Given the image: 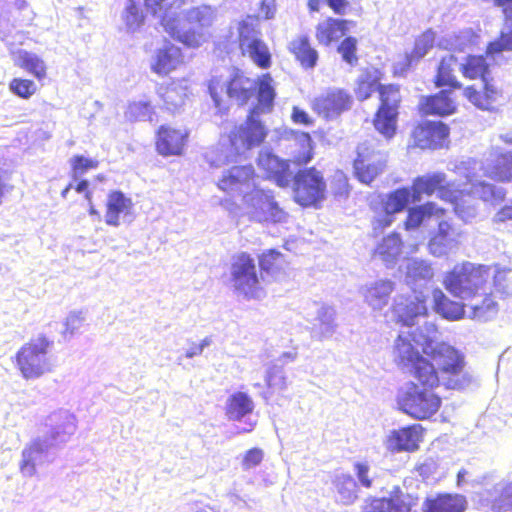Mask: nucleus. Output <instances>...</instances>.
<instances>
[{"mask_svg":"<svg viewBox=\"0 0 512 512\" xmlns=\"http://www.w3.org/2000/svg\"><path fill=\"white\" fill-rule=\"evenodd\" d=\"M395 351L399 365L405 368H412L418 358L429 363L438 372L446 389H461L469 380L465 373L464 355L446 342L427 340L421 354L408 339L399 336L395 341Z\"/></svg>","mask_w":512,"mask_h":512,"instance_id":"obj_1","label":"nucleus"},{"mask_svg":"<svg viewBox=\"0 0 512 512\" xmlns=\"http://www.w3.org/2000/svg\"><path fill=\"white\" fill-rule=\"evenodd\" d=\"M208 91L215 107L221 114H225L229 110L223 93L240 107L246 106L256 95L257 105L254 108L264 113L272 111L276 97L273 78L269 73L253 79L239 68H234L226 80L217 76L212 77L208 82Z\"/></svg>","mask_w":512,"mask_h":512,"instance_id":"obj_2","label":"nucleus"},{"mask_svg":"<svg viewBox=\"0 0 512 512\" xmlns=\"http://www.w3.org/2000/svg\"><path fill=\"white\" fill-rule=\"evenodd\" d=\"M186 3L187 0H144L145 8L160 18L161 24L174 40L195 49L209 39V28L215 20V11L208 5L193 7L185 15L188 26L178 28L172 19Z\"/></svg>","mask_w":512,"mask_h":512,"instance_id":"obj_3","label":"nucleus"},{"mask_svg":"<svg viewBox=\"0 0 512 512\" xmlns=\"http://www.w3.org/2000/svg\"><path fill=\"white\" fill-rule=\"evenodd\" d=\"M406 369L416 382L398 399L399 409L415 420H430L442 406V397L435 391L441 385L438 372L419 358Z\"/></svg>","mask_w":512,"mask_h":512,"instance_id":"obj_4","label":"nucleus"},{"mask_svg":"<svg viewBox=\"0 0 512 512\" xmlns=\"http://www.w3.org/2000/svg\"><path fill=\"white\" fill-rule=\"evenodd\" d=\"M493 5L500 8L503 14V25L498 37L490 41L485 54H469L460 65L462 76L468 80L480 79L490 76V64L487 56H494L504 51H512V0H493Z\"/></svg>","mask_w":512,"mask_h":512,"instance_id":"obj_5","label":"nucleus"},{"mask_svg":"<svg viewBox=\"0 0 512 512\" xmlns=\"http://www.w3.org/2000/svg\"><path fill=\"white\" fill-rule=\"evenodd\" d=\"M53 342L45 335L31 338L14 356V364L26 380L37 379L52 371L50 350Z\"/></svg>","mask_w":512,"mask_h":512,"instance_id":"obj_6","label":"nucleus"},{"mask_svg":"<svg viewBox=\"0 0 512 512\" xmlns=\"http://www.w3.org/2000/svg\"><path fill=\"white\" fill-rule=\"evenodd\" d=\"M378 106L373 115L375 130L386 140L394 138L403 101L401 86L396 83L382 84L377 93Z\"/></svg>","mask_w":512,"mask_h":512,"instance_id":"obj_7","label":"nucleus"},{"mask_svg":"<svg viewBox=\"0 0 512 512\" xmlns=\"http://www.w3.org/2000/svg\"><path fill=\"white\" fill-rule=\"evenodd\" d=\"M327 198V183L315 166L299 169L293 176L292 199L302 208L318 209Z\"/></svg>","mask_w":512,"mask_h":512,"instance_id":"obj_8","label":"nucleus"},{"mask_svg":"<svg viewBox=\"0 0 512 512\" xmlns=\"http://www.w3.org/2000/svg\"><path fill=\"white\" fill-rule=\"evenodd\" d=\"M259 112V109L251 108L245 120L235 125L228 133V146L235 155L251 151L265 142L268 130L257 117Z\"/></svg>","mask_w":512,"mask_h":512,"instance_id":"obj_9","label":"nucleus"},{"mask_svg":"<svg viewBox=\"0 0 512 512\" xmlns=\"http://www.w3.org/2000/svg\"><path fill=\"white\" fill-rule=\"evenodd\" d=\"M409 189L414 200H419L422 195L431 196L436 193L439 199L454 205L455 210L464 197L469 195V192L459 190L453 182L447 181L442 172L417 176Z\"/></svg>","mask_w":512,"mask_h":512,"instance_id":"obj_10","label":"nucleus"},{"mask_svg":"<svg viewBox=\"0 0 512 512\" xmlns=\"http://www.w3.org/2000/svg\"><path fill=\"white\" fill-rule=\"evenodd\" d=\"M238 47L242 54H248L255 65L261 69L271 66V53L268 46L260 38L261 31L258 28L257 18L247 16L238 22Z\"/></svg>","mask_w":512,"mask_h":512,"instance_id":"obj_11","label":"nucleus"},{"mask_svg":"<svg viewBox=\"0 0 512 512\" xmlns=\"http://www.w3.org/2000/svg\"><path fill=\"white\" fill-rule=\"evenodd\" d=\"M189 138L187 128L164 123L155 131L154 148L162 157H181L187 150Z\"/></svg>","mask_w":512,"mask_h":512,"instance_id":"obj_12","label":"nucleus"},{"mask_svg":"<svg viewBox=\"0 0 512 512\" xmlns=\"http://www.w3.org/2000/svg\"><path fill=\"white\" fill-rule=\"evenodd\" d=\"M386 163L385 154L376 150L372 144L363 142L357 145L353 168L360 182L364 184L373 182L384 171Z\"/></svg>","mask_w":512,"mask_h":512,"instance_id":"obj_13","label":"nucleus"},{"mask_svg":"<svg viewBox=\"0 0 512 512\" xmlns=\"http://www.w3.org/2000/svg\"><path fill=\"white\" fill-rule=\"evenodd\" d=\"M449 135V126L441 121H420L410 132L411 147L421 150L441 149L446 146Z\"/></svg>","mask_w":512,"mask_h":512,"instance_id":"obj_14","label":"nucleus"},{"mask_svg":"<svg viewBox=\"0 0 512 512\" xmlns=\"http://www.w3.org/2000/svg\"><path fill=\"white\" fill-rule=\"evenodd\" d=\"M250 208L251 218L260 223H282L288 214L275 201L271 192L255 189L245 200Z\"/></svg>","mask_w":512,"mask_h":512,"instance_id":"obj_15","label":"nucleus"},{"mask_svg":"<svg viewBox=\"0 0 512 512\" xmlns=\"http://www.w3.org/2000/svg\"><path fill=\"white\" fill-rule=\"evenodd\" d=\"M352 103V96L347 91L332 88L314 97L310 105L318 116L331 120L350 110Z\"/></svg>","mask_w":512,"mask_h":512,"instance_id":"obj_16","label":"nucleus"},{"mask_svg":"<svg viewBox=\"0 0 512 512\" xmlns=\"http://www.w3.org/2000/svg\"><path fill=\"white\" fill-rule=\"evenodd\" d=\"M457 110V99L453 90L448 89H440L434 94L423 96L417 105L421 116L447 117L455 114Z\"/></svg>","mask_w":512,"mask_h":512,"instance_id":"obj_17","label":"nucleus"},{"mask_svg":"<svg viewBox=\"0 0 512 512\" xmlns=\"http://www.w3.org/2000/svg\"><path fill=\"white\" fill-rule=\"evenodd\" d=\"M424 428L420 424H411L392 430L386 439V448L392 453L415 452L423 441Z\"/></svg>","mask_w":512,"mask_h":512,"instance_id":"obj_18","label":"nucleus"},{"mask_svg":"<svg viewBox=\"0 0 512 512\" xmlns=\"http://www.w3.org/2000/svg\"><path fill=\"white\" fill-rule=\"evenodd\" d=\"M230 281L234 288H254L259 279L254 259L247 252L236 254L230 267Z\"/></svg>","mask_w":512,"mask_h":512,"instance_id":"obj_19","label":"nucleus"},{"mask_svg":"<svg viewBox=\"0 0 512 512\" xmlns=\"http://www.w3.org/2000/svg\"><path fill=\"white\" fill-rule=\"evenodd\" d=\"M410 197L411 192L408 187L397 188L388 193L382 204L384 215L374 219L373 229L383 230L390 226L395 219L394 215L407 207Z\"/></svg>","mask_w":512,"mask_h":512,"instance_id":"obj_20","label":"nucleus"},{"mask_svg":"<svg viewBox=\"0 0 512 512\" xmlns=\"http://www.w3.org/2000/svg\"><path fill=\"white\" fill-rule=\"evenodd\" d=\"M264 178L275 182L279 187L286 188L291 181L290 163L272 153L260 154L257 160Z\"/></svg>","mask_w":512,"mask_h":512,"instance_id":"obj_21","label":"nucleus"},{"mask_svg":"<svg viewBox=\"0 0 512 512\" xmlns=\"http://www.w3.org/2000/svg\"><path fill=\"white\" fill-rule=\"evenodd\" d=\"M488 273V266L475 265L464 261L457 263L446 273L444 285L445 288H462L463 285L472 282L475 278H483Z\"/></svg>","mask_w":512,"mask_h":512,"instance_id":"obj_22","label":"nucleus"},{"mask_svg":"<svg viewBox=\"0 0 512 512\" xmlns=\"http://www.w3.org/2000/svg\"><path fill=\"white\" fill-rule=\"evenodd\" d=\"M461 231L448 221L439 222L436 231L428 242L429 252L434 256H442L459 244Z\"/></svg>","mask_w":512,"mask_h":512,"instance_id":"obj_23","label":"nucleus"},{"mask_svg":"<svg viewBox=\"0 0 512 512\" xmlns=\"http://www.w3.org/2000/svg\"><path fill=\"white\" fill-rule=\"evenodd\" d=\"M435 34L431 30L422 32L414 41L412 50L404 57L403 62L398 63L394 70V76L405 74L414 64L418 63L434 46Z\"/></svg>","mask_w":512,"mask_h":512,"instance_id":"obj_24","label":"nucleus"},{"mask_svg":"<svg viewBox=\"0 0 512 512\" xmlns=\"http://www.w3.org/2000/svg\"><path fill=\"white\" fill-rule=\"evenodd\" d=\"M184 63L181 48L174 44H167L157 49L151 70L160 76H166L178 69Z\"/></svg>","mask_w":512,"mask_h":512,"instance_id":"obj_25","label":"nucleus"},{"mask_svg":"<svg viewBox=\"0 0 512 512\" xmlns=\"http://www.w3.org/2000/svg\"><path fill=\"white\" fill-rule=\"evenodd\" d=\"M466 508L463 495L448 492L426 497L422 505L423 512H465Z\"/></svg>","mask_w":512,"mask_h":512,"instance_id":"obj_26","label":"nucleus"},{"mask_svg":"<svg viewBox=\"0 0 512 512\" xmlns=\"http://www.w3.org/2000/svg\"><path fill=\"white\" fill-rule=\"evenodd\" d=\"M255 178L256 173L252 164L235 165L221 176L217 186L224 192H230L248 186Z\"/></svg>","mask_w":512,"mask_h":512,"instance_id":"obj_27","label":"nucleus"},{"mask_svg":"<svg viewBox=\"0 0 512 512\" xmlns=\"http://www.w3.org/2000/svg\"><path fill=\"white\" fill-rule=\"evenodd\" d=\"M353 21L344 18L326 17L315 26V38L320 45L330 46L344 36Z\"/></svg>","mask_w":512,"mask_h":512,"instance_id":"obj_28","label":"nucleus"},{"mask_svg":"<svg viewBox=\"0 0 512 512\" xmlns=\"http://www.w3.org/2000/svg\"><path fill=\"white\" fill-rule=\"evenodd\" d=\"M288 51L295 61L305 70L316 67L319 53L308 35H298L288 43Z\"/></svg>","mask_w":512,"mask_h":512,"instance_id":"obj_29","label":"nucleus"},{"mask_svg":"<svg viewBox=\"0 0 512 512\" xmlns=\"http://www.w3.org/2000/svg\"><path fill=\"white\" fill-rule=\"evenodd\" d=\"M448 294H444L441 290H437L435 294V310L445 319L459 320L463 318L465 304L462 299L466 296H461L456 290H448Z\"/></svg>","mask_w":512,"mask_h":512,"instance_id":"obj_30","label":"nucleus"},{"mask_svg":"<svg viewBox=\"0 0 512 512\" xmlns=\"http://www.w3.org/2000/svg\"><path fill=\"white\" fill-rule=\"evenodd\" d=\"M314 157V143L308 132H293L290 160L297 167L306 166Z\"/></svg>","mask_w":512,"mask_h":512,"instance_id":"obj_31","label":"nucleus"},{"mask_svg":"<svg viewBox=\"0 0 512 512\" xmlns=\"http://www.w3.org/2000/svg\"><path fill=\"white\" fill-rule=\"evenodd\" d=\"M384 73L377 67L366 68L356 79L354 93L358 101L369 99L374 92L378 93Z\"/></svg>","mask_w":512,"mask_h":512,"instance_id":"obj_32","label":"nucleus"},{"mask_svg":"<svg viewBox=\"0 0 512 512\" xmlns=\"http://www.w3.org/2000/svg\"><path fill=\"white\" fill-rule=\"evenodd\" d=\"M456 61L457 58L454 55H446L440 59L433 77V84L436 88L447 87L448 90L453 91L462 88V83L454 72Z\"/></svg>","mask_w":512,"mask_h":512,"instance_id":"obj_33","label":"nucleus"},{"mask_svg":"<svg viewBox=\"0 0 512 512\" xmlns=\"http://www.w3.org/2000/svg\"><path fill=\"white\" fill-rule=\"evenodd\" d=\"M132 201L123 192L114 190L107 196L105 222L109 226L117 227L120 224V216L128 215L132 208Z\"/></svg>","mask_w":512,"mask_h":512,"instance_id":"obj_34","label":"nucleus"},{"mask_svg":"<svg viewBox=\"0 0 512 512\" xmlns=\"http://www.w3.org/2000/svg\"><path fill=\"white\" fill-rule=\"evenodd\" d=\"M446 213V210L442 207H439L434 202H426L422 205L414 206L408 209L407 216L405 221L403 222V227L405 230H414L419 228L425 219H429L431 217H443Z\"/></svg>","mask_w":512,"mask_h":512,"instance_id":"obj_35","label":"nucleus"},{"mask_svg":"<svg viewBox=\"0 0 512 512\" xmlns=\"http://www.w3.org/2000/svg\"><path fill=\"white\" fill-rule=\"evenodd\" d=\"M254 409L252 399L244 392H234L231 394L226 402L225 414L228 419L239 421L248 414H251Z\"/></svg>","mask_w":512,"mask_h":512,"instance_id":"obj_36","label":"nucleus"},{"mask_svg":"<svg viewBox=\"0 0 512 512\" xmlns=\"http://www.w3.org/2000/svg\"><path fill=\"white\" fill-rule=\"evenodd\" d=\"M487 177L496 182L512 181V152L497 153L493 159V163L487 171Z\"/></svg>","mask_w":512,"mask_h":512,"instance_id":"obj_37","label":"nucleus"},{"mask_svg":"<svg viewBox=\"0 0 512 512\" xmlns=\"http://www.w3.org/2000/svg\"><path fill=\"white\" fill-rule=\"evenodd\" d=\"M157 92L165 108L169 111L174 112L185 104L186 93L184 88L175 82L160 85Z\"/></svg>","mask_w":512,"mask_h":512,"instance_id":"obj_38","label":"nucleus"},{"mask_svg":"<svg viewBox=\"0 0 512 512\" xmlns=\"http://www.w3.org/2000/svg\"><path fill=\"white\" fill-rule=\"evenodd\" d=\"M395 311L404 325L411 326L417 317L427 314L425 299L419 297H414L412 300L407 299L405 303L398 304Z\"/></svg>","mask_w":512,"mask_h":512,"instance_id":"obj_39","label":"nucleus"},{"mask_svg":"<svg viewBox=\"0 0 512 512\" xmlns=\"http://www.w3.org/2000/svg\"><path fill=\"white\" fill-rule=\"evenodd\" d=\"M46 451V446L40 440H35L22 451L20 471L25 476H33L36 473V461Z\"/></svg>","mask_w":512,"mask_h":512,"instance_id":"obj_40","label":"nucleus"},{"mask_svg":"<svg viewBox=\"0 0 512 512\" xmlns=\"http://www.w3.org/2000/svg\"><path fill=\"white\" fill-rule=\"evenodd\" d=\"M403 242L396 232L385 236L376 246L374 253L384 262H393L402 252Z\"/></svg>","mask_w":512,"mask_h":512,"instance_id":"obj_41","label":"nucleus"},{"mask_svg":"<svg viewBox=\"0 0 512 512\" xmlns=\"http://www.w3.org/2000/svg\"><path fill=\"white\" fill-rule=\"evenodd\" d=\"M16 65L33 75L39 81L46 78L47 66L43 59L35 54L21 51L18 55Z\"/></svg>","mask_w":512,"mask_h":512,"instance_id":"obj_42","label":"nucleus"},{"mask_svg":"<svg viewBox=\"0 0 512 512\" xmlns=\"http://www.w3.org/2000/svg\"><path fill=\"white\" fill-rule=\"evenodd\" d=\"M385 498L390 512H411L419 501L418 496L404 493L399 487L394 488L389 497Z\"/></svg>","mask_w":512,"mask_h":512,"instance_id":"obj_43","label":"nucleus"},{"mask_svg":"<svg viewBox=\"0 0 512 512\" xmlns=\"http://www.w3.org/2000/svg\"><path fill=\"white\" fill-rule=\"evenodd\" d=\"M155 110L149 101H133L130 102L125 111L124 117L126 121L135 123L139 121H154Z\"/></svg>","mask_w":512,"mask_h":512,"instance_id":"obj_44","label":"nucleus"},{"mask_svg":"<svg viewBox=\"0 0 512 512\" xmlns=\"http://www.w3.org/2000/svg\"><path fill=\"white\" fill-rule=\"evenodd\" d=\"M261 277L264 274L275 275L279 273L284 264V255L277 249H268L258 256Z\"/></svg>","mask_w":512,"mask_h":512,"instance_id":"obj_45","label":"nucleus"},{"mask_svg":"<svg viewBox=\"0 0 512 512\" xmlns=\"http://www.w3.org/2000/svg\"><path fill=\"white\" fill-rule=\"evenodd\" d=\"M406 276L412 283L427 282L433 279L434 270L429 262L413 259L406 267Z\"/></svg>","mask_w":512,"mask_h":512,"instance_id":"obj_46","label":"nucleus"},{"mask_svg":"<svg viewBox=\"0 0 512 512\" xmlns=\"http://www.w3.org/2000/svg\"><path fill=\"white\" fill-rule=\"evenodd\" d=\"M471 193L478 195L479 199L491 203L502 202L506 196L504 189L496 188L494 185L483 181L474 184Z\"/></svg>","mask_w":512,"mask_h":512,"instance_id":"obj_47","label":"nucleus"},{"mask_svg":"<svg viewBox=\"0 0 512 512\" xmlns=\"http://www.w3.org/2000/svg\"><path fill=\"white\" fill-rule=\"evenodd\" d=\"M99 161L94 158H88L83 155H74L70 159L71 177L73 179H79L89 170L98 168Z\"/></svg>","mask_w":512,"mask_h":512,"instance_id":"obj_48","label":"nucleus"},{"mask_svg":"<svg viewBox=\"0 0 512 512\" xmlns=\"http://www.w3.org/2000/svg\"><path fill=\"white\" fill-rule=\"evenodd\" d=\"M357 44L358 41L355 37L347 36L337 47V52L341 55L342 60L352 66L356 65L359 60Z\"/></svg>","mask_w":512,"mask_h":512,"instance_id":"obj_49","label":"nucleus"},{"mask_svg":"<svg viewBox=\"0 0 512 512\" xmlns=\"http://www.w3.org/2000/svg\"><path fill=\"white\" fill-rule=\"evenodd\" d=\"M9 90L22 99L31 98L37 91L34 81L26 78H13L9 82Z\"/></svg>","mask_w":512,"mask_h":512,"instance_id":"obj_50","label":"nucleus"},{"mask_svg":"<svg viewBox=\"0 0 512 512\" xmlns=\"http://www.w3.org/2000/svg\"><path fill=\"white\" fill-rule=\"evenodd\" d=\"M491 508L494 512H512V480L502 487Z\"/></svg>","mask_w":512,"mask_h":512,"instance_id":"obj_51","label":"nucleus"},{"mask_svg":"<svg viewBox=\"0 0 512 512\" xmlns=\"http://www.w3.org/2000/svg\"><path fill=\"white\" fill-rule=\"evenodd\" d=\"M482 95L484 102L487 103L486 110H493L496 101L502 96V90L495 85L493 79L489 76L482 80Z\"/></svg>","mask_w":512,"mask_h":512,"instance_id":"obj_52","label":"nucleus"},{"mask_svg":"<svg viewBox=\"0 0 512 512\" xmlns=\"http://www.w3.org/2000/svg\"><path fill=\"white\" fill-rule=\"evenodd\" d=\"M472 317L478 320H487L490 314L497 311V303L491 299V294L485 297L480 304H473Z\"/></svg>","mask_w":512,"mask_h":512,"instance_id":"obj_53","label":"nucleus"},{"mask_svg":"<svg viewBox=\"0 0 512 512\" xmlns=\"http://www.w3.org/2000/svg\"><path fill=\"white\" fill-rule=\"evenodd\" d=\"M265 381L270 389L282 390L286 388L287 384L282 369L277 366H272L267 370Z\"/></svg>","mask_w":512,"mask_h":512,"instance_id":"obj_54","label":"nucleus"},{"mask_svg":"<svg viewBox=\"0 0 512 512\" xmlns=\"http://www.w3.org/2000/svg\"><path fill=\"white\" fill-rule=\"evenodd\" d=\"M124 21L128 27L136 28L139 27L143 21L144 17L139 9V7L135 3H130L124 13Z\"/></svg>","mask_w":512,"mask_h":512,"instance_id":"obj_55","label":"nucleus"},{"mask_svg":"<svg viewBox=\"0 0 512 512\" xmlns=\"http://www.w3.org/2000/svg\"><path fill=\"white\" fill-rule=\"evenodd\" d=\"M464 97L475 107L486 110L487 103L484 102L482 91L478 90L474 85L466 86L463 90Z\"/></svg>","mask_w":512,"mask_h":512,"instance_id":"obj_56","label":"nucleus"},{"mask_svg":"<svg viewBox=\"0 0 512 512\" xmlns=\"http://www.w3.org/2000/svg\"><path fill=\"white\" fill-rule=\"evenodd\" d=\"M263 460V451L260 448H251L243 456L242 466L249 470L259 465Z\"/></svg>","mask_w":512,"mask_h":512,"instance_id":"obj_57","label":"nucleus"},{"mask_svg":"<svg viewBox=\"0 0 512 512\" xmlns=\"http://www.w3.org/2000/svg\"><path fill=\"white\" fill-rule=\"evenodd\" d=\"M354 470L360 484L365 488H371L372 479L369 477V465L367 463L357 462L354 464Z\"/></svg>","mask_w":512,"mask_h":512,"instance_id":"obj_58","label":"nucleus"},{"mask_svg":"<svg viewBox=\"0 0 512 512\" xmlns=\"http://www.w3.org/2000/svg\"><path fill=\"white\" fill-rule=\"evenodd\" d=\"M362 512H390L389 504L385 497L371 498Z\"/></svg>","mask_w":512,"mask_h":512,"instance_id":"obj_59","label":"nucleus"},{"mask_svg":"<svg viewBox=\"0 0 512 512\" xmlns=\"http://www.w3.org/2000/svg\"><path fill=\"white\" fill-rule=\"evenodd\" d=\"M291 120L295 124H300V125H304V126H311L314 123L313 118L310 117L309 114L305 110L300 109L297 106H294L292 108Z\"/></svg>","mask_w":512,"mask_h":512,"instance_id":"obj_60","label":"nucleus"},{"mask_svg":"<svg viewBox=\"0 0 512 512\" xmlns=\"http://www.w3.org/2000/svg\"><path fill=\"white\" fill-rule=\"evenodd\" d=\"M328 7L336 15H344L350 6L349 0H325Z\"/></svg>","mask_w":512,"mask_h":512,"instance_id":"obj_61","label":"nucleus"},{"mask_svg":"<svg viewBox=\"0 0 512 512\" xmlns=\"http://www.w3.org/2000/svg\"><path fill=\"white\" fill-rule=\"evenodd\" d=\"M495 222L503 223L507 221H512V201L509 204L502 206L494 218Z\"/></svg>","mask_w":512,"mask_h":512,"instance_id":"obj_62","label":"nucleus"},{"mask_svg":"<svg viewBox=\"0 0 512 512\" xmlns=\"http://www.w3.org/2000/svg\"><path fill=\"white\" fill-rule=\"evenodd\" d=\"M89 183L87 180H80L78 183L74 186V189L78 193H85V198L88 200L89 203H91L92 200V193L88 190Z\"/></svg>","mask_w":512,"mask_h":512,"instance_id":"obj_63","label":"nucleus"},{"mask_svg":"<svg viewBox=\"0 0 512 512\" xmlns=\"http://www.w3.org/2000/svg\"><path fill=\"white\" fill-rule=\"evenodd\" d=\"M207 344L208 341L204 340L202 343L193 345L185 352V356L187 358H192L194 356L200 355L203 351L204 346Z\"/></svg>","mask_w":512,"mask_h":512,"instance_id":"obj_64","label":"nucleus"}]
</instances>
